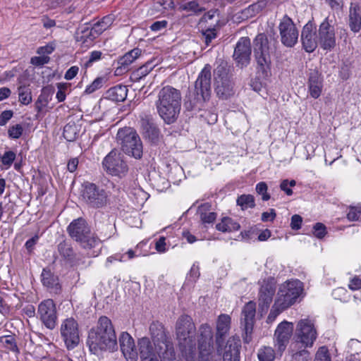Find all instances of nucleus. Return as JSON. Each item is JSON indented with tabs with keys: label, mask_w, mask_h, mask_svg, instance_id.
I'll list each match as a JSON object with an SVG mask.
<instances>
[{
	"label": "nucleus",
	"mask_w": 361,
	"mask_h": 361,
	"mask_svg": "<svg viewBox=\"0 0 361 361\" xmlns=\"http://www.w3.org/2000/svg\"><path fill=\"white\" fill-rule=\"evenodd\" d=\"M175 335L180 357L185 361H210L214 349V333L208 324L197 331L192 319L180 315L175 325Z\"/></svg>",
	"instance_id": "f257e3e1"
},
{
	"label": "nucleus",
	"mask_w": 361,
	"mask_h": 361,
	"mask_svg": "<svg viewBox=\"0 0 361 361\" xmlns=\"http://www.w3.org/2000/svg\"><path fill=\"white\" fill-rule=\"evenodd\" d=\"M149 334L153 344L147 337L139 339L137 345L141 361H172L176 353L169 332L159 322L149 326Z\"/></svg>",
	"instance_id": "f03ea898"
},
{
	"label": "nucleus",
	"mask_w": 361,
	"mask_h": 361,
	"mask_svg": "<svg viewBox=\"0 0 361 361\" xmlns=\"http://www.w3.org/2000/svg\"><path fill=\"white\" fill-rule=\"evenodd\" d=\"M87 345L90 352L94 355L105 350L113 351L117 348L116 334L108 317H101L97 327L89 331Z\"/></svg>",
	"instance_id": "7ed1b4c3"
},
{
	"label": "nucleus",
	"mask_w": 361,
	"mask_h": 361,
	"mask_svg": "<svg viewBox=\"0 0 361 361\" xmlns=\"http://www.w3.org/2000/svg\"><path fill=\"white\" fill-rule=\"evenodd\" d=\"M158 114L166 124L173 123L181 109V93L172 86L163 87L155 102Z\"/></svg>",
	"instance_id": "20e7f679"
},
{
	"label": "nucleus",
	"mask_w": 361,
	"mask_h": 361,
	"mask_svg": "<svg viewBox=\"0 0 361 361\" xmlns=\"http://www.w3.org/2000/svg\"><path fill=\"white\" fill-rule=\"evenodd\" d=\"M69 235L80 243V246L87 250L91 257L97 256L100 252L101 240L94 233L83 218L73 220L67 228Z\"/></svg>",
	"instance_id": "39448f33"
},
{
	"label": "nucleus",
	"mask_w": 361,
	"mask_h": 361,
	"mask_svg": "<svg viewBox=\"0 0 361 361\" xmlns=\"http://www.w3.org/2000/svg\"><path fill=\"white\" fill-rule=\"evenodd\" d=\"M211 66L207 64L199 73L195 82L194 91L190 92L185 97L184 105L187 110L200 109L202 104L209 99L211 94Z\"/></svg>",
	"instance_id": "423d86ee"
},
{
	"label": "nucleus",
	"mask_w": 361,
	"mask_h": 361,
	"mask_svg": "<svg viewBox=\"0 0 361 361\" xmlns=\"http://www.w3.org/2000/svg\"><path fill=\"white\" fill-rule=\"evenodd\" d=\"M116 137L122 151L127 155L140 159L143 153L142 140L137 132L131 128L119 129Z\"/></svg>",
	"instance_id": "0eeeda50"
},
{
	"label": "nucleus",
	"mask_w": 361,
	"mask_h": 361,
	"mask_svg": "<svg viewBox=\"0 0 361 361\" xmlns=\"http://www.w3.org/2000/svg\"><path fill=\"white\" fill-rule=\"evenodd\" d=\"M302 290L300 281L288 280L280 285L274 301L286 310L296 302Z\"/></svg>",
	"instance_id": "6e6552de"
},
{
	"label": "nucleus",
	"mask_w": 361,
	"mask_h": 361,
	"mask_svg": "<svg viewBox=\"0 0 361 361\" xmlns=\"http://www.w3.org/2000/svg\"><path fill=\"white\" fill-rule=\"evenodd\" d=\"M274 44L269 41L264 33L258 34L253 40V51L257 65L263 71L269 69L271 54L274 51Z\"/></svg>",
	"instance_id": "1a4fd4ad"
},
{
	"label": "nucleus",
	"mask_w": 361,
	"mask_h": 361,
	"mask_svg": "<svg viewBox=\"0 0 361 361\" xmlns=\"http://www.w3.org/2000/svg\"><path fill=\"white\" fill-rule=\"evenodd\" d=\"M102 167L109 175L122 178L128 171V166L122 153L116 149H112L103 159Z\"/></svg>",
	"instance_id": "9d476101"
},
{
	"label": "nucleus",
	"mask_w": 361,
	"mask_h": 361,
	"mask_svg": "<svg viewBox=\"0 0 361 361\" xmlns=\"http://www.w3.org/2000/svg\"><path fill=\"white\" fill-rule=\"evenodd\" d=\"M108 193L92 183H85L81 192L82 200L90 207L101 208L108 202Z\"/></svg>",
	"instance_id": "9b49d317"
},
{
	"label": "nucleus",
	"mask_w": 361,
	"mask_h": 361,
	"mask_svg": "<svg viewBox=\"0 0 361 361\" xmlns=\"http://www.w3.org/2000/svg\"><path fill=\"white\" fill-rule=\"evenodd\" d=\"M297 341L305 348H311L317 338V331L314 321L308 318L302 319L295 328Z\"/></svg>",
	"instance_id": "f8f14e48"
},
{
	"label": "nucleus",
	"mask_w": 361,
	"mask_h": 361,
	"mask_svg": "<svg viewBox=\"0 0 361 361\" xmlns=\"http://www.w3.org/2000/svg\"><path fill=\"white\" fill-rule=\"evenodd\" d=\"M214 81L215 90L219 98L227 99L233 94V82L224 67L218 66L215 69Z\"/></svg>",
	"instance_id": "ddd939ff"
},
{
	"label": "nucleus",
	"mask_w": 361,
	"mask_h": 361,
	"mask_svg": "<svg viewBox=\"0 0 361 361\" xmlns=\"http://www.w3.org/2000/svg\"><path fill=\"white\" fill-rule=\"evenodd\" d=\"M281 43L287 47H293L298 42V30L293 20L284 16L279 25Z\"/></svg>",
	"instance_id": "4468645a"
},
{
	"label": "nucleus",
	"mask_w": 361,
	"mask_h": 361,
	"mask_svg": "<svg viewBox=\"0 0 361 361\" xmlns=\"http://www.w3.org/2000/svg\"><path fill=\"white\" fill-rule=\"evenodd\" d=\"M37 314L42 323L49 329H54L57 324V312L53 300L42 301L37 308Z\"/></svg>",
	"instance_id": "2eb2a0df"
},
{
	"label": "nucleus",
	"mask_w": 361,
	"mask_h": 361,
	"mask_svg": "<svg viewBox=\"0 0 361 361\" xmlns=\"http://www.w3.org/2000/svg\"><path fill=\"white\" fill-rule=\"evenodd\" d=\"M61 335L68 348H74L79 343L78 324L73 318L64 319L61 325Z\"/></svg>",
	"instance_id": "dca6fc26"
},
{
	"label": "nucleus",
	"mask_w": 361,
	"mask_h": 361,
	"mask_svg": "<svg viewBox=\"0 0 361 361\" xmlns=\"http://www.w3.org/2000/svg\"><path fill=\"white\" fill-rule=\"evenodd\" d=\"M255 314L256 304L252 301H250L243 307L240 319L241 327L245 334L243 339L245 343H249L251 341Z\"/></svg>",
	"instance_id": "f3484780"
},
{
	"label": "nucleus",
	"mask_w": 361,
	"mask_h": 361,
	"mask_svg": "<svg viewBox=\"0 0 361 361\" xmlns=\"http://www.w3.org/2000/svg\"><path fill=\"white\" fill-rule=\"evenodd\" d=\"M293 331V324L287 321L280 323L274 334V346L280 355L286 350Z\"/></svg>",
	"instance_id": "a211bd4d"
},
{
	"label": "nucleus",
	"mask_w": 361,
	"mask_h": 361,
	"mask_svg": "<svg viewBox=\"0 0 361 361\" xmlns=\"http://www.w3.org/2000/svg\"><path fill=\"white\" fill-rule=\"evenodd\" d=\"M276 292V286L273 279L264 280L262 282L258 294L259 308L266 312L273 300Z\"/></svg>",
	"instance_id": "6ab92c4d"
},
{
	"label": "nucleus",
	"mask_w": 361,
	"mask_h": 361,
	"mask_svg": "<svg viewBox=\"0 0 361 361\" xmlns=\"http://www.w3.org/2000/svg\"><path fill=\"white\" fill-rule=\"evenodd\" d=\"M251 43L248 37H241L235 47L233 58L241 68L247 66L250 60Z\"/></svg>",
	"instance_id": "aec40b11"
},
{
	"label": "nucleus",
	"mask_w": 361,
	"mask_h": 361,
	"mask_svg": "<svg viewBox=\"0 0 361 361\" xmlns=\"http://www.w3.org/2000/svg\"><path fill=\"white\" fill-rule=\"evenodd\" d=\"M319 39L321 47L324 49H330L336 45L334 27L326 20L319 26Z\"/></svg>",
	"instance_id": "412c9836"
},
{
	"label": "nucleus",
	"mask_w": 361,
	"mask_h": 361,
	"mask_svg": "<svg viewBox=\"0 0 361 361\" xmlns=\"http://www.w3.org/2000/svg\"><path fill=\"white\" fill-rule=\"evenodd\" d=\"M301 40L304 49L309 53L315 50L318 41L316 27L310 22L307 23L302 28Z\"/></svg>",
	"instance_id": "4be33fe9"
},
{
	"label": "nucleus",
	"mask_w": 361,
	"mask_h": 361,
	"mask_svg": "<svg viewBox=\"0 0 361 361\" xmlns=\"http://www.w3.org/2000/svg\"><path fill=\"white\" fill-rule=\"evenodd\" d=\"M307 91L313 99L319 98L324 87V78L322 75L317 70H311L307 82Z\"/></svg>",
	"instance_id": "5701e85b"
},
{
	"label": "nucleus",
	"mask_w": 361,
	"mask_h": 361,
	"mask_svg": "<svg viewBox=\"0 0 361 361\" xmlns=\"http://www.w3.org/2000/svg\"><path fill=\"white\" fill-rule=\"evenodd\" d=\"M231 318L228 314H221L216 322L215 340L217 345V350L221 347L225 336L231 329Z\"/></svg>",
	"instance_id": "b1692460"
},
{
	"label": "nucleus",
	"mask_w": 361,
	"mask_h": 361,
	"mask_svg": "<svg viewBox=\"0 0 361 361\" xmlns=\"http://www.w3.org/2000/svg\"><path fill=\"white\" fill-rule=\"evenodd\" d=\"M121 351L127 361H137V353L134 340L127 332H122L119 337Z\"/></svg>",
	"instance_id": "393cba45"
},
{
	"label": "nucleus",
	"mask_w": 361,
	"mask_h": 361,
	"mask_svg": "<svg viewBox=\"0 0 361 361\" xmlns=\"http://www.w3.org/2000/svg\"><path fill=\"white\" fill-rule=\"evenodd\" d=\"M141 53L140 49L135 48L121 56L118 61V66L115 71L116 75H121L128 71L130 65L141 55Z\"/></svg>",
	"instance_id": "a878e982"
},
{
	"label": "nucleus",
	"mask_w": 361,
	"mask_h": 361,
	"mask_svg": "<svg viewBox=\"0 0 361 361\" xmlns=\"http://www.w3.org/2000/svg\"><path fill=\"white\" fill-rule=\"evenodd\" d=\"M140 126L145 137L149 138L152 141L158 138L159 130L154 123L150 116L145 115L141 117Z\"/></svg>",
	"instance_id": "bb28decb"
},
{
	"label": "nucleus",
	"mask_w": 361,
	"mask_h": 361,
	"mask_svg": "<svg viewBox=\"0 0 361 361\" xmlns=\"http://www.w3.org/2000/svg\"><path fill=\"white\" fill-rule=\"evenodd\" d=\"M54 89L51 87H44L35 102V108L37 114L42 113L51 100Z\"/></svg>",
	"instance_id": "cd10ccee"
},
{
	"label": "nucleus",
	"mask_w": 361,
	"mask_h": 361,
	"mask_svg": "<svg viewBox=\"0 0 361 361\" xmlns=\"http://www.w3.org/2000/svg\"><path fill=\"white\" fill-rule=\"evenodd\" d=\"M128 89L125 85H116L109 89L104 94V99L115 102H123L127 97Z\"/></svg>",
	"instance_id": "c85d7f7f"
},
{
	"label": "nucleus",
	"mask_w": 361,
	"mask_h": 361,
	"mask_svg": "<svg viewBox=\"0 0 361 361\" xmlns=\"http://www.w3.org/2000/svg\"><path fill=\"white\" fill-rule=\"evenodd\" d=\"M197 214L204 224H213L217 216L216 214L212 211V205L208 202L202 204L198 207Z\"/></svg>",
	"instance_id": "c756f323"
},
{
	"label": "nucleus",
	"mask_w": 361,
	"mask_h": 361,
	"mask_svg": "<svg viewBox=\"0 0 361 361\" xmlns=\"http://www.w3.org/2000/svg\"><path fill=\"white\" fill-rule=\"evenodd\" d=\"M241 341L239 336H233L230 337L224 346L223 355H233L235 357H240Z\"/></svg>",
	"instance_id": "7c9ffc66"
},
{
	"label": "nucleus",
	"mask_w": 361,
	"mask_h": 361,
	"mask_svg": "<svg viewBox=\"0 0 361 361\" xmlns=\"http://www.w3.org/2000/svg\"><path fill=\"white\" fill-rule=\"evenodd\" d=\"M216 228L219 231L232 232L239 230L240 224L231 218L225 217L216 225Z\"/></svg>",
	"instance_id": "2f4dec72"
},
{
	"label": "nucleus",
	"mask_w": 361,
	"mask_h": 361,
	"mask_svg": "<svg viewBox=\"0 0 361 361\" xmlns=\"http://www.w3.org/2000/svg\"><path fill=\"white\" fill-rule=\"evenodd\" d=\"M114 20V16H106L101 20H99L94 24L92 30L96 34H102L112 25Z\"/></svg>",
	"instance_id": "473e14b6"
},
{
	"label": "nucleus",
	"mask_w": 361,
	"mask_h": 361,
	"mask_svg": "<svg viewBox=\"0 0 361 361\" xmlns=\"http://www.w3.org/2000/svg\"><path fill=\"white\" fill-rule=\"evenodd\" d=\"M349 26L352 31L357 32L361 28V16L359 9L350 8L349 14Z\"/></svg>",
	"instance_id": "72a5a7b5"
},
{
	"label": "nucleus",
	"mask_w": 361,
	"mask_h": 361,
	"mask_svg": "<svg viewBox=\"0 0 361 361\" xmlns=\"http://www.w3.org/2000/svg\"><path fill=\"white\" fill-rule=\"evenodd\" d=\"M18 99L23 105H28L32 102V92L29 85L20 84L18 87Z\"/></svg>",
	"instance_id": "f704fd0d"
},
{
	"label": "nucleus",
	"mask_w": 361,
	"mask_h": 361,
	"mask_svg": "<svg viewBox=\"0 0 361 361\" xmlns=\"http://www.w3.org/2000/svg\"><path fill=\"white\" fill-rule=\"evenodd\" d=\"M78 130L75 123H68L63 128V135L69 142L73 141L78 135Z\"/></svg>",
	"instance_id": "c9c22d12"
},
{
	"label": "nucleus",
	"mask_w": 361,
	"mask_h": 361,
	"mask_svg": "<svg viewBox=\"0 0 361 361\" xmlns=\"http://www.w3.org/2000/svg\"><path fill=\"white\" fill-rule=\"evenodd\" d=\"M257 357L259 361H274L275 353L269 346H263L258 350Z\"/></svg>",
	"instance_id": "e433bc0d"
},
{
	"label": "nucleus",
	"mask_w": 361,
	"mask_h": 361,
	"mask_svg": "<svg viewBox=\"0 0 361 361\" xmlns=\"http://www.w3.org/2000/svg\"><path fill=\"white\" fill-rule=\"evenodd\" d=\"M42 281L44 286L48 288H54L58 285V279L49 270L43 269L42 273Z\"/></svg>",
	"instance_id": "4c0bfd02"
},
{
	"label": "nucleus",
	"mask_w": 361,
	"mask_h": 361,
	"mask_svg": "<svg viewBox=\"0 0 361 361\" xmlns=\"http://www.w3.org/2000/svg\"><path fill=\"white\" fill-rule=\"evenodd\" d=\"M237 204L243 210L255 207V198L252 195H242L237 199Z\"/></svg>",
	"instance_id": "58836bf2"
},
{
	"label": "nucleus",
	"mask_w": 361,
	"mask_h": 361,
	"mask_svg": "<svg viewBox=\"0 0 361 361\" xmlns=\"http://www.w3.org/2000/svg\"><path fill=\"white\" fill-rule=\"evenodd\" d=\"M0 342L11 351L18 353V348L13 336L8 335L0 337Z\"/></svg>",
	"instance_id": "ea45409f"
},
{
	"label": "nucleus",
	"mask_w": 361,
	"mask_h": 361,
	"mask_svg": "<svg viewBox=\"0 0 361 361\" xmlns=\"http://www.w3.org/2000/svg\"><path fill=\"white\" fill-rule=\"evenodd\" d=\"M284 310H286L285 308H283L282 306L279 305L277 302L274 301V303L273 306L271 307V311L267 317V322L268 323H272L275 321L276 318Z\"/></svg>",
	"instance_id": "a19ab883"
},
{
	"label": "nucleus",
	"mask_w": 361,
	"mask_h": 361,
	"mask_svg": "<svg viewBox=\"0 0 361 361\" xmlns=\"http://www.w3.org/2000/svg\"><path fill=\"white\" fill-rule=\"evenodd\" d=\"M58 250L60 255L66 259H70L73 255L72 247L65 241H63L58 245Z\"/></svg>",
	"instance_id": "79ce46f5"
},
{
	"label": "nucleus",
	"mask_w": 361,
	"mask_h": 361,
	"mask_svg": "<svg viewBox=\"0 0 361 361\" xmlns=\"http://www.w3.org/2000/svg\"><path fill=\"white\" fill-rule=\"evenodd\" d=\"M23 132V126L20 124H16L9 127L8 134L10 138L18 139L22 135Z\"/></svg>",
	"instance_id": "37998d69"
},
{
	"label": "nucleus",
	"mask_w": 361,
	"mask_h": 361,
	"mask_svg": "<svg viewBox=\"0 0 361 361\" xmlns=\"http://www.w3.org/2000/svg\"><path fill=\"white\" fill-rule=\"evenodd\" d=\"M152 68V64L151 63H147L145 65L139 68L136 72L134 73V76L136 77V79H140L149 74Z\"/></svg>",
	"instance_id": "c03bdc74"
},
{
	"label": "nucleus",
	"mask_w": 361,
	"mask_h": 361,
	"mask_svg": "<svg viewBox=\"0 0 361 361\" xmlns=\"http://www.w3.org/2000/svg\"><path fill=\"white\" fill-rule=\"evenodd\" d=\"M290 361H311L310 353L307 350H302L292 355Z\"/></svg>",
	"instance_id": "a18cd8bd"
},
{
	"label": "nucleus",
	"mask_w": 361,
	"mask_h": 361,
	"mask_svg": "<svg viewBox=\"0 0 361 361\" xmlns=\"http://www.w3.org/2000/svg\"><path fill=\"white\" fill-rule=\"evenodd\" d=\"M267 185L264 182H260L256 185L257 192L262 195V199L264 201H267L270 199V195L267 193Z\"/></svg>",
	"instance_id": "49530a36"
},
{
	"label": "nucleus",
	"mask_w": 361,
	"mask_h": 361,
	"mask_svg": "<svg viewBox=\"0 0 361 361\" xmlns=\"http://www.w3.org/2000/svg\"><path fill=\"white\" fill-rule=\"evenodd\" d=\"M314 361H331V357L326 347L322 346L319 348L316 353Z\"/></svg>",
	"instance_id": "de8ad7c7"
},
{
	"label": "nucleus",
	"mask_w": 361,
	"mask_h": 361,
	"mask_svg": "<svg viewBox=\"0 0 361 361\" xmlns=\"http://www.w3.org/2000/svg\"><path fill=\"white\" fill-rule=\"evenodd\" d=\"M102 85H103V78H97L96 79L94 80V81L90 85H88L86 87L85 92L87 94H92L94 92H95L97 90L101 88L102 87Z\"/></svg>",
	"instance_id": "09e8293b"
},
{
	"label": "nucleus",
	"mask_w": 361,
	"mask_h": 361,
	"mask_svg": "<svg viewBox=\"0 0 361 361\" xmlns=\"http://www.w3.org/2000/svg\"><path fill=\"white\" fill-rule=\"evenodd\" d=\"M16 159V153L13 151H6L1 157V163L8 168Z\"/></svg>",
	"instance_id": "8fccbe9b"
},
{
	"label": "nucleus",
	"mask_w": 361,
	"mask_h": 361,
	"mask_svg": "<svg viewBox=\"0 0 361 361\" xmlns=\"http://www.w3.org/2000/svg\"><path fill=\"white\" fill-rule=\"evenodd\" d=\"M102 53L100 51H93L90 54L87 61L84 63V66L87 68L92 66V64L101 59Z\"/></svg>",
	"instance_id": "3c124183"
},
{
	"label": "nucleus",
	"mask_w": 361,
	"mask_h": 361,
	"mask_svg": "<svg viewBox=\"0 0 361 361\" xmlns=\"http://www.w3.org/2000/svg\"><path fill=\"white\" fill-rule=\"evenodd\" d=\"M361 214V205L356 207H350V210L347 214V218L350 221L358 220Z\"/></svg>",
	"instance_id": "603ef678"
},
{
	"label": "nucleus",
	"mask_w": 361,
	"mask_h": 361,
	"mask_svg": "<svg viewBox=\"0 0 361 361\" xmlns=\"http://www.w3.org/2000/svg\"><path fill=\"white\" fill-rule=\"evenodd\" d=\"M296 184L295 180H283L280 185V188L281 190L284 191L287 195H291L293 194V190H291V187L295 186Z\"/></svg>",
	"instance_id": "864d4df0"
},
{
	"label": "nucleus",
	"mask_w": 361,
	"mask_h": 361,
	"mask_svg": "<svg viewBox=\"0 0 361 361\" xmlns=\"http://www.w3.org/2000/svg\"><path fill=\"white\" fill-rule=\"evenodd\" d=\"M202 35L204 38L205 44L208 46L212 41L216 37L215 28H208L202 31Z\"/></svg>",
	"instance_id": "5fc2aeb1"
},
{
	"label": "nucleus",
	"mask_w": 361,
	"mask_h": 361,
	"mask_svg": "<svg viewBox=\"0 0 361 361\" xmlns=\"http://www.w3.org/2000/svg\"><path fill=\"white\" fill-rule=\"evenodd\" d=\"M313 229L314 235L318 238H322L326 233V226L322 223H317Z\"/></svg>",
	"instance_id": "6e6d98bb"
},
{
	"label": "nucleus",
	"mask_w": 361,
	"mask_h": 361,
	"mask_svg": "<svg viewBox=\"0 0 361 361\" xmlns=\"http://www.w3.org/2000/svg\"><path fill=\"white\" fill-rule=\"evenodd\" d=\"M54 49L55 44L54 43H49L45 46L39 47L37 49V53L39 55L46 56L47 54H51Z\"/></svg>",
	"instance_id": "4d7b16f0"
},
{
	"label": "nucleus",
	"mask_w": 361,
	"mask_h": 361,
	"mask_svg": "<svg viewBox=\"0 0 361 361\" xmlns=\"http://www.w3.org/2000/svg\"><path fill=\"white\" fill-rule=\"evenodd\" d=\"M57 87L59 90L56 93V97L59 102H62L66 99L65 90L66 89L67 86L63 83H58Z\"/></svg>",
	"instance_id": "13d9d810"
},
{
	"label": "nucleus",
	"mask_w": 361,
	"mask_h": 361,
	"mask_svg": "<svg viewBox=\"0 0 361 361\" xmlns=\"http://www.w3.org/2000/svg\"><path fill=\"white\" fill-rule=\"evenodd\" d=\"M50 58L47 56H34L31 58V63L35 66H42L49 61Z\"/></svg>",
	"instance_id": "bf43d9fd"
},
{
	"label": "nucleus",
	"mask_w": 361,
	"mask_h": 361,
	"mask_svg": "<svg viewBox=\"0 0 361 361\" xmlns=\"http://www.w3.org/2000/svg\"><path fill=\"white\" fill-rule=\"evenodd\" d=\"M302 218L298 214H294L291 217L290 227L293 230H298L301 227Z\"/></svg>",
	"instance_id": "052dcab7"
},
{
	"label": "nucleus",
	"mask_w": 361,
	"mask_h": 361,
	"mask_svg": "<svg viewBox=\"0 0 361 361\" xmlns=\"http://www.w3.org/2000/svg\"><path fill=\"white\" fill-rule=\"evenodd\" d=\"M276 216V213L274 209H270L269 212H265L262 214V221L263 222L273 221Z\"/></svg>",
	"instance_id": "680f3d73"
},
{
	"label": "nucleus",
	"mask_w": 361,
	"mask_h": 361,
	"mask_svg": "<svg viewBox=\"0 0 361 361\" xmlns=\"http://www.w3.org/2000/svg\"><path fill=\"white\" fill-rule=\"evenodd\" d=\"M348 288L352 290H357L361 288V279L358 276H354L350 281Z\"/></svg>",
	"instance_id": "e2e57ef3"
},
{
	"label": "nucleus",
	"mask_w": 361,
	"mask_h": 361,
	"mask_svg": "<svg viewBox=\"0 0 361 361\" xmlns=\"http://www.w3.org/2000/svg\"><path fill=\"white\" fill-rule=\"evenodd\" d=\"M13 111L11 110H6L0 114V126H4L12 118Z\"/></svg>",
	"instance_id": "0e129e2a"
},
{
	"label": "nucleus",
	"mask_w": 361,
	"mask_h": 361,
	"mask_svg": "<svg viewBox=\"0 0 361 361\" xmlns=\"http://www.w3.org/2000/svg\"><path fill=\"white\" fill-rule=\"evenodd\" d=\"M79 68L76 66H71L65 73L64 78L67 80L73 79L78 73Z\"/></svg>",
	"instance_id": "69168bd1"
},
{
	"label": "nucleus",
	"mask_w": 361,
	"mask_h": 361,
	"mask_svg": "<svg viewBox=\"0 0 361 361\" xmlns=\"http://www.w3.org/2000/svg\"><path fill=\"white\" fill-rule=\"evenodd\" d=\"M200 275V267L198 264H193L189 273V277L193 281H196V280L199 278Z\"/></svg>",
	"instance_id": "338daca9"
},
{
	"label": "nucleus",
	"mask_w": 361,
	"mask_h": 361,
	"mask_svg": "<svg viewBox=\"0 0 361 361\" xmlns=\"http://www.w3.org/2000/svg\"><path fill=\"white\" fill-rule=\"evenodd\" d=\"M167 24L166 20L156 21L150 25V29L152 31L157 32L164 29L167 26Z\"/></svg>",
	"instance_id": "774afa93"
}]
</instances>
